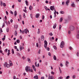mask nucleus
<instances>
[{
  "instance_id": "nucleus-1",
  "label": "nucleus",
  "mask_w": 79,
  "mask_h": 79,
  "mask_svg": "<svg viewBox=\"0 0 79 79\" xmlns=\"http://www.w3.org/2000/svg\"><path fill=\"white\" fill-rule=\"evenodd\" d=\"M25 70L26 72H30V71H31V68L29 66H27L25 68Z\"/></svg>"
},
{
  "instance_id": "nucleus-2",
  "label": "nucleus",
  "mask_w": 79,
  "mask_h": 79,
  "mask_svg": "<svg viewBox=\"0 0 79 79\" xmlns=\"http://www.w3.org/2000/svg\"><path fill=\"white\" fill-rule=\"evenodd\" d=\"M44 47L45 48H47V41L46 40L44 41Z\"/></svg>"
},
{
  "instance_id": "nucleus-3",
  "label": "nucleus",
  "mask_w": 79,
  "mask_h": 79,
  "mask_svg": "<svg viewBox=\"0 0 79 79\" xmlns=\"http://www.w3.org/2000/svg\"><path fill=\"white\" fill-rule=\"evenodd\" d=\"M70 28L71 31H74L75 29V27L73 26H71Z\"/></svg>"
},
{
  "instance_id": "nucleus-4",
  "label": "nucleus",
  "mask_w": 79,
  "mask_h": 79,
  "mask_svg": "<svg viewBox=\"0 0 79 79\" xmlns=\"http://www.w3.org/2000/svg\"><path fill=\"white\" fill-rule=\"evenodd\" d=\"M64 45V42L62 41L60 45V48H63V45Z\"/></svg>"
},
{
  "instance_id": "nucleus-5",
  "label": "nucleus",
  "mask_w": 79,
  "mask_h": 79,
  "mask_svg": "<svg viewBox=\"0 0 79 79\" xmlns=\"http://www.w3.org/2000/svg\"><path fill=\"white\" fill-rule=\"evenodd\" d=\"M33 78L34 79H39V77H38V75H36L34 76Z\"/></svg>"
},
{
  "instance_id": "nucleus-6",
  "label": "nucleus",
  "mask_w": 79,
  "mask_h": 79,
  "mask_svg": "<svg viewBox=\"0 0 79 79\" xmlns=\"http://www.w3.org/2000/svg\"><path fill=\"white\" fill-rule=\"evenodd\" d=\"M50 8L51 10H52V11H53V10H54V9H55V7L54 6H51Z\"/></svg>"
},
{
  "instance_id": "nucleus-7",
  "label": "nucleus",
  "mask_w": 79,
  "mask_h": 79,
  "mask_svg": "<svg viewBox=\"0 0 79 79\" xmlns=\"http://www.w3.org/2000/svg\"><path fill=\"white\" fill-rule=\"evenodd\" d=\"M69 62L68 61H66L65 63V66L66 67H68V64H69Z\"/></svg>"
},
{
  "instance_id": "nucleus-8",
  "label": "nucleus",
  "mask_w": 79,
  "mask_h": 79,
  "mask_svg": "<svg viewBox=\"0 0 79 79\" xmlns=\"http://www.w3.org/2000/svg\"><path fill=\"white\" fill-rule=\"evenodd\" d=\"M32 67L33 68V70L35 71H36V69L35 68V66H34V65H32Z\"/></svg>"
},
{
  "instance_id": "nucleus-9",
  "label": "nucleus",
  "mask_w": 79,
  "mask_h": 79,
  "mask_svg": "<svg viewBox=\"0 0 79 79\" xmlns=\"http://www.w3.org/2000/svg\"><path fill=\"white\" fill-rule=\"evenodd\" d=\"M48 79H54L53 76H49Z\"/></svg>"
},
{
  "instance_id": "nucleus-10",
  "label": "nucleus",
  "mask_w": 79,
  "mask_h": 79,
  "mask_svg": "<svg viewBox=\"0 0 79 79\" xmlns=\"http://www.w3.org/2000/svg\"><path fill=\"white\" fill-rule=\"evenodd\" d=\"M70 1L69 0H68L66 2V5L67 6H68L69 5V3Z\"/></svg>"
},
{
  "instance_id": "nucleus-11",
  "label": "nucleus",
  "mask_w": 79,
  "mask_h": 79,
  "mask_svg": "<svg viewBox=\"0 0 79 79\" xmlns=\"http://www.w3.org/2000/svg\"><path fill=\"white\" fill-rule=\"evenodd\" d=\"M41 38L42 41H44V36L42 35L41 37Z\"/></svg>"
},
{
  "instance_id": "nucleus-12",
  "label": "nucleus",
  "mask_w": 79,
  "mask_h": 79,
  "mask_svg": "<svg viewBox=\"0 0 79 79\" xmlns=\"http://www.w3.org/2000/svg\"><path fill=\"white\" fill-rule=\"evenodd\" d=\"M19 47H20V51H21L22 50H23V49H24V47L22 46L21 45H20Z\"/></svg>"
},
{
  "instance_id": "nucleus-13",
  "label": "nucleus",
  "mask_w": 79,
  "mask_h": 79,
  "mask_svg": "<svg viewBox=\"0 0 79 79\" xmlns=\"http://www.w3.org/2000/svg\"><path fill=\"white\" fill-rule=\"evenodd\" d=\"M68 21H70L71 19V17L70 15H69L68 18Z\"/></svg>"
},
{
  "instance_id": "nucleus-14",
  "label": "nucleus",
  "mask_w": 79,
  "mask_h": 79,
  "mask_svg": "<svg viewBox=\"0 0 79 79\" xmlns=\"http://www.w3.org/2000/svg\"><path fill=\"white\" fill-rule=\"evenodd\" d=\"M9 62L10 66H13V63H12V62L11 61V60H9Z\"/></svg>"
},
{
  "instance_id": "nucleus-15",
  "label": "nucleus",
  "mask_w": 79,
  "mask_h": 79,
  "mask_svg": "<svg viewBox=\"0 0 79 79\" xmlns=\"http://www.w3.org/2000/svg\"><path fill=\"white\" fill-rule=\"evenodd\" d=\"M40 16V14H37L35 15V17L36 18H38L39 16Z\"/></svg>"
},
{
  "instance_id": "nucleus-16",
  "label": "nucleus",
  "mask_w": 79,
  "mask_h": 79,
  "mask_svg": "<svg viewBox=\"0 0 79 79\" xmlns=\"http://www.w3.org/2000/svg\"><path fill=\"white\" fill-rule=\"evenodd\" d=\"M71 6L73 7H75V4H74V2H73V3L71 4Z\"/></svg>"
},
{
  "instance_id": "nucleus-17",
  "label": "nucleus",
  "mask_w": 79,
  "mask_h": 79,
  "mask_svg": "<svg viewBox=\"0 0 79 79\" xmlns=\"http://www.w3.org/2000/svg\"><path fill=\"white\" fill-rule=\"evenodd\" d=\"M15 36H17L18 35V33H17V31H15Z\"/></svg>"
},
{
  "instance_id": "nucleus-18",
  "label": "nucleus",
  "mask_w": 79,
  "mask_h": 79,
  "mask_svg": "<svg viewBox=\"0 0 79 79\" xmlns=\"http://www.w3.org/2000/svg\"><path fill=\"white\" fill-rule=\"evenodd\" d=\"M56 27V24L55 23L53 26V29H55Z\"/></svg>"
},
{
  "instance_id": "nucleus-19",
  "label": "nucleus",
  "mask_w": 79,
  "mask_h": 79,
  "mask_svg": "<svg viewBox=\"0 0 79 79\" xmlns=\"http://www.w3.org/2000/svg\"><path fill=\"white\" fill-rule=\"evenodd\" d=\"M14 27L15 28V29H17L18 27V25H15L14 26Z\"/></svg>"
},
{
  "instance_id": "nucleus-20",
  "label": "nucleus",
  "mask_w": 79,
  "mask_h": 79,
  "mask_svg": "<svg viewBox=\"0 0 79 79\" xmlns=\"http://www.w3.org/2000/svg\"><path fill=\"white\" fill-rule=\"evenodd\" d=\"M63 18L61 17L60 20V23H61V22H62V21H63Z\"/></svg>"
},
{
  "instance_id": "nucleus-21",
  "label": "nucleus",
  "mask_w": 79,
  "mask_h": 79,
  "mask_svg": "<svg viewBox=\"0 0 79 79\" xmlns=\"http://www.w3.org/2000/svg\"><path fill=\"white\" fill-rule=\"evenodd\" d=\"M27 60L28 61L29 63H31V60L30 58H28L27 59Z\"/></svg>"
},
{
  "instance_id": "nucleus-22",
  "label": "nucleus",
  "mask_w": 79,
  "mask_h": 79,
  "mask_svg": "<svg viewBox=\"0 0 79 79\" xmlns=\"http://www.w3.org/2000/svg\"><path fill=\"white\" fill-rule=\"evenodd\" d=\"M29 9L30 10H32V6L30 5L29 7Z\"/></svg>"
},
{
  "instance_id": "nucleus-23",
  "label": "nucleus",
  "mask_w": 79,
  "mask_h": 79,
  "mask_svg": "<svg viewBox=\"0 0 79 79\" xmlns=\"http://www.w3.org/2000/svg\"><path fill=\"white\" fill-rule=\"evenodd\" d=\"M26 4L27 6H28L29 5V3H28V2L27 1V0L25 1Z\"/></svg>"
},
{
  "instance_id": "nucleus-24",
  "label": "nucleus",
  "mask_w": 79,
  "mask_h": 79,
  "mask_svg": "<svg viewBox=\"0 0 79 79\" xmlns=\"http://www.w3.org/2000/svg\"><path fill=\"white\" fill-rule=\"evenodd\" d=\"M14 16H16V15H17V11H15L14 12Z\"/></svg>"
},
{
  "instance_id": "nucleus-25",
  "label": "nucleus",
  "mask_w": 79,
  "mask_h": 79,
  "mask_svg": "<svg viewBox=\"0 0 79 79\" xmlns=\"http://www.w3.org/2000/svg\"><path fill=\"white\" fill-rule=\"evenodd\" d=\"M53 59L54 60H56V57L55 56H54Z\"/></svg>"
},
{
  "instance_id": "nucleus-26",
  "label": "nucleus",
  "mask_w": 79,
  "mask_h": 79,
  "mask_svg": "<svg viewBox=\"0 0 79 79\" xmlns=\"http://www.w3.org/2000/svg\"><path fill=\"white\" fill-rule=\"evenodd\" d=\"M7 64H8V63H7V62H5L4 64V66H5V67H6V66H7Z\"/></svg>"
},
{
  "instance_id": "nucleus-27",
  "label": "nucleus",
  "mask_w": 79,
  "mask_h": 79,
  "mask_svg": "<svg viewBox=\"0 0 79 79\" xmlns=\"http://www.w3.org/2000/svg\"><path fill=\"white\" fill-rule=\"evenodd\" d=\"M10 66H11L10 64H7V65L6 66V68H10Z\"/></svg>"
},
{
  "instance_id": "nucleus-28",
  "label": "nucleus",
  "mask_w": 79,
  "mask_h": 79,
  "mask_svg": "<svg viewBox=\"0 0 79 79\" xmlns=\"http://www.w3.org/2000/svg\"><path fill=\"white\" fill-rule=\"evenodd\" d=\"M76 37H77V39H79V34L77 33Z\"/></svg>"
},
{
  "instance_id": "nucleus-29",
  "label": "nucleus",
  "mask_w": 79,
  "mask_h": 79,
  "mask_svg": "<svg viewBox=\"0 0 79 79\" xmlns=\"http://www.w3.org/2000/svg\"><path fill=\"white\" fill-rule=\"evenodd\" d=\"M49 35H50V36H52L53 35V33L52 32H50V33H49Z\"/></svg>"
},
{
  "instance_id": "nucleus-30",
  "label": "nucleus",
  "mask_w": 79,
  "mask_h": 79,
  "mask_svg": "<svg viewBox=\"0 0 79 79\" xmlns=\"http://www.w3.org/2000/svg\"><path fill=\"white\" fill-rule=\"evenodd\" d=\"M53 48L55 50H56L57 49V48H56V47L55 46H53Z\"/></svg>"
},
{
  "instance_id": "nucleus-31",
  "label": "nucleus",
  "mask_w": 79,
  "mask_h": 79,
  "mask_svg": "<svg viewBox=\"0 0 79 79\" xmlns=\"http://www.w3.org/2000/svg\"><path fill=\"white\" fill-rule=\"evenodd\" d=\"M76 76L75 75H73L72 77L73 79H75L76 78Z\"/></svg>"
},
{
  "instance_id": "nucleus-32",
  "label": "nucleus",
  "mask_w": 79,
  "mask_h": 79,
  "mask_svg": "<svg viewBox=\"0 0 79 79\" xmlns=\"http://www.w3.org/2000/svg\"><path fill=\"white\" fill-rule=\"evenodd\" d=\"M61 25H60L59 26V30L61 31Z\"/></svg>"
},
{
  "instance_id": "nucleus-33",
  "label": "nucleus",
  "mask_w": 79,
  "mask_h": 79,
  "mask_svg": "<svg viewBox=\"0 0 79 79\" xmlns=\"http://www.w3.org/2000/svg\"><path fill=\"white\" fill-rule=\"evenodd\" d=\"M16 42H17V43H18V44H19V43L20 42V41L19 40H17Z\"/></svg>"
},
{
  "instance_id": "nucleus-34",
  "label": "nucleus",
  "mask_w": 79,
  "mask_h": 79,
  "mask_svg": "<svg viewBox=\"0 0 79 79\" xmlns=\"http://www.w3.org/2000/svg\"><path fill=\"white\" fill-rule=\"evenodd\" d=\"M24 32H25V33L26 34H27V30L26 29H25L24 30Z\"/></svg>"
},
{
  "instance_id": "nucleus-35",
  "label": "nucleus",
  "mask_w": 79,
  "mask_h": 79,
  "mask_svg": "<svg viewBox=\"0 0 79 79\" xmlns=\"http://www.w3.org/2000/svg\"><path fill=\"white\" fill-rule=\"evenodd\" d=\"M69 78H70V77L69 76H67L66 79H69Z\"/></svg>"
},
{
  "instance_id": "nucleus-36",
  "label": "nucleus",
  "mask_w": 79,
  "mask_h": 79,
  "mask_svg": "<svg viewBox=\"0 0 79 79\" xmlns=\"http://www.w3.org/2000/svg\"><path fill=\"white\" fill-rule=\"evenodd\" d=\"M12 54H14V53H15V52H14V50L13 49H12Z\"/></svg>"
},
{
  "instance_id": "nucleus-37",
  "label": "nucleus",
  "mask_w": 79,
  "mask_h": 79,
  "mask_svg": "<svg viewBox=\"0 0 79 79\" xmlns=\"http://www.w3.org/2000/svg\"><path fill=\"white\" fill-rule=\"evenodd\" d=\"M59 71L60 72V73H61L62 72H61V69H60V68L59 67Z\"/></svg>"
},
{
  "instance_id": "nucleus-38",
  "label": "nucleus",
  "mask_w": 79,
  "mask_h": 79,
  "mask_svg": "<svg viewBox=\"0 0 79 79\" xmlns=\"http://www.w3.org/2000/svg\"><path fill=\"white\" fill-rule=\"evenodd\" d=\"M6 31L7 32H9V28H7L6 29Z\"/></svg>"
},
{
  "instance_id": "nucleus-39",
  "label": "nucleus",
  "mask_w": 79,
  "mask_h": 79,
  "mask_svg": "<svg viewBox=\"0 0 79 79\" xmlns=\"http://www.w3.org/2000/svg\"><path fill=\"white\" fill-rule=\"evenodd\" d=\"M48 55L50 56H51V53L50 52H48Z\"/></svg>"
},
{
  "instance_id": "nucleus-40",
  "label": "nucleus",
  "mask_w": 79,
  "mask_h": 79,
  "mask_svg": "<svg viewBox=\"0 0 79 79\" xmlns=\"http://www.w3.org/2000/svg\"><path fill=\"white\" fill-rule=\"evenodd\" d=\"M22 58H23V60H25L26 57L23 56V57H22Z\"/></svg>"
},
{
  "instance_id": "nucleus-41",
  "label": "nucleus",
  "mask_w": 79,
  "mask_h": 79,
  "mask_svg": "<svg viewBox=\"0 0 79 79\" xmlns=\"http://www.w3.org/2000/svg\"><path fill=\"white\" fill-rule=\"evenodd\" d=\"M44 8L45 9L46 11H47V6H44Z\"/></svg>"
},
{
  "instance_id": "nucleus-42",
  "label": "nucleus",
  "mask_w": 79,
  "mask_h": 79,
  "mask_svg": "<svg viewBox=\"0 0 79 79\" xmlns=\"http://www.w3.org/2000/svg\"><path fill=\"white\" fill-rule=\"evenodd\" d=\"M60 13H61V14H63L64 13L63 11L62 10L60 11Z\"/></svg>"
},
{
  "instance_id": "nucleus-43",
  "label": "nucleus",
  "mask_w": 79,
  "mask_h": 79,
  "mask_svg": "<svg viewBox=\"0 0 79 79\" xmlns=\"http://www.w3.org/2000/svg\"><path fill=\"white\" fill-rule=\"evenodd\" d=\"M51 73L53 75H54V74H55V73H54V72H53L52 71L51 72Z\"/></svg>"
},
{
  "instance_id": "nucleus-44",
  "label": "nucleus",
  "mask_w": 79,
  "mask_h": 79,
  "mask_svg": "<svg viewBox=\"0 0 79 79\" xmlns=\"http://www.w3.org/2000/svg\"><path fill=\"white\" fill-rule=\"evenodd\" d=\"M10 12L11 15H13V12L11 10H10Z\"/></svg>"
},
{
  "instance_id": "nucleus-45",
  "label": "nucleus",
  "mask_w": 79,
  "mask_h": 79,
  "mask_svg": "<svg viewBox=\"0 0 79 79\" xmlns=\"http://www.w3.org/2000/svg\"><path fill=\"white\" fill-rule=\"evenodd\" d=\"M17 54L18 56H20V54L18 52L17 53Z\"/></svg>"
},
{
  "instance_id": "nucleus-46",
  "label": "nucleus",
  "mask_w": 79,
  "mask_h": 79,
  "mask_svg": "<svg viewBox=\"0 0 79 79\" xmlns=\"http://www.w3.org/2000/svg\"><path fill=\"white\" fill-rule=\"evenodd\" d=\"M23 17L24 18H26V15H25V13H23Z\"/></svg>"
},
{
  "instance_id": "nucleus-47",
  "label": "nucleus",
  "mask_w": 79,
  "mask_h": 79,
  "mask_svg": "<svg viewBox=\"0 0 79 79\" xmlns=\"http://www.w3.org/2000/svg\"><path fill=\"white\" fill-rule=\"evenodd\" d=\"M41 51V50L40 49L39 50V51H38V53H39V54H40V53Z\"/></svg>"
},
{
  "instance_id": "nucleus-48",
  "label": "nucleus",
  "mask_w": 79,
  "mask_h": 79,
  "mask_svg": "<svg viewBox=\"0 0 79 79\" xmlns=\"http://www.w3.org/2000/svg\"><path fill=\"white\" fill-rule=\"evenodd\" d=\"M58 79H63V77H60L58 78Z\"/></svg>"
},
{
  "instance_id": "nucleus-49",
  "label": "nucleus",
  "mask_w": 79,
  "mask_h": 79,
  "mask_svg": "<svg viewBox=\"0 0 79 79\" xmlns=\"http://www.w3.org/2000/svg\"><path fill=\"white\" fill-rule=\"evenodd\" d=\"M44 18H45V16L44 15H43L42 16V19H44Z\"/></svg>"
},
{
  "instance_id": "nucleus-50",
  "label": "nucleus",
  "mask_w": 79,
  "mask_h": 79,
  "mask_svg": "<svg viewBox=\"0 0 79 79\" xmlns=\"http://www.w3.org/2000/svg\"><path fill=\"white\" fill-rule=\"evenodd\" d=\"M3 6H6V4L5 3H3Z\"/></svg>"
},
{
  "instance_id": "nucleus-51",
  "label": "nucleus",
  "mask_w": 79,
  "mask_h": 79,
  "mask_svg": "<svg viewBox=\"0 0 79 79\" xmlns=\"http://www.w3.org/2000/svg\"><path fill=\"white\" fill-rule=\"evenodd\" d=\"M19 18L20 19H21V15H19Z\"/></svg>"
},
{
  "instance_id": "nucleus-52",
  "label": "nucleus",
  "mask_w": 79,
  "mask_h": 79,
  "mask_svg": "<svg viewBox=\"0 0 79 79\" xmlns=\"http://www.w3.org/2000/svg\"><path fill=\"white\" fill-rule=\"evenodd\" d=\"M23 11H24V12H25V13H26L27 12V10H23Z\"/></svg>"
},
{
  "instance_id": "nucleus-53",
  "label": "nucleus",
  "mask_w": 79,
  "mask_h": 79,
  "mask_svg": "<svg viewBox=\"0 0 79 79\" xmlns=\"http://www.w3.org/2000/svg\"><path fill=\"white\" fill-rule=\"evenodd\" d=\"M38 40H39V43H40V38H39L38 39Z\"/></svg>"
},
{
  "instance_id": "nucleus-54",
  "label": "nucleus",
  "mask_w": 79,
  "mask_h": 79,
  "mask_svg": "<svg viewBox=\"0 0 79 79\" xmlns=\"http://www.w3.org/2000/svg\"><path fill=\"white\" fill-rule=\"evenodd\" d=\"M54 11L55 12H54V15H56V11L55 10V9L54 10Z\"/></svg>"
},
{
  "instance_id": "nucleus-55",
  "label": "nucleus",
  "mask_w": 79,
  "mask_h": 79,
  "mask_svg": "<svg viewBox=\"0 0 79 79\" xmlns=\"http://www.w3.org/2000/svg\"><path fill=\"white\" fill-rule=\"evenodd\" d=\"M6 12L7 15H8V11H6Z\"/></svg>"
},
{
  "instance_id": "nucleus-56",
  "label": "nucleus",
  "mask_w": 79,
  "mask_h": 79,
  "mask_svg": "<svg viewBox=\"0 0 79 79\" xmlns=\"http://www.w3.org/2000/svg\"><path fill=\"white\" fill-rule=\"evenodd\" d=\"M13 79H16V76H14L13 77Z\"/></svg>"
},
{
  "instance_id": "nucleus-57",
  "label": "nucleus",
  "mask_w": 79,
  "mask_h": 79,
  "mask_svg": "<svg viewBox=\"0 0 79 79\" xmlns=\"http://www.w3.org/2000/svg\"><path fill=\"white\" fill-rule=\"evenodd\" d=\"M10 52H8L7 54V56H9V55H10Z\"/></svg>"
},
{
  "instance_id": "nucleus-58",
  "label": "nucleus",
  "mask_w": 79,
  "mask_h": 79,
  "mask_svg": "<svg viewBox=\"0 0 79 79\" xmlns=\"http://www.w3.org/2000/svg\"><path fill=\"white\" fill-rule=\"evenodd\" d=\"M35 66H37V62H35Z\"/></svg>"
},
{
  "instance_id": "nucleus-59",
  "label": "nucleus",
  "mask_w": 79,
  "mask_h": 79,
  "mask_svg": "<svg viewBox=\"0 0 79 79\" xmlns=\"http://www.w3.org/2000/svg\"><path fill=\"white\" fill-rule=\"evenodd\" d=\"M7 51H8V49L6 48V50H5V51L6 52H7Z\"/></svg>"
},
{
  "instance_id": "nucleus-60",
  "label": "nucleus",
  "mask_w": 79,
  "mask_h": 79,
  "mask_svg": "<svg viewBox=\"0 0 79 79\" xmlns=\"http://www.w3.org/2000/svg\"><path fill=\"white\" fill-rule=\"evenodd\" d=\"M60 66L61 67H63V64H62V63L60 64Z\"/></svg>"
},
{
  "instance_id": "nucleus-61",
  "label": "nucleus",
  "mask_w": 79,
  "mask_h": 79,
  "mask_svg": "<svg viewBox=\"0 0 79 79\" xmlns=\"http://www.w3.org/2000/svg\"><path fill=\"white\" fill-rule=\"evenodd\" d=\"M0 3L2 6H3V2H1Z\"/></svg>"
},
{
  "instance_id": "nucleus-62",
  "label": "nucleus",
  "mask_w": 79,
  "mask_h": 79,
  "mask_svg": "<svg viewBox=\"0 0 79 79\" xmlns=\"http://www.w3.org/2000/svg\"><path fill=\"white\" fill-rule=\"evenodd\" d=\"M10 22H11V23H13V19H11L10 20Z\"/></svg>"
},
{
  "instance_id": "nucleus-63",
  "label": "nucleus",
  "mask_w": 79,
  "mask_h": 79,
  "mask_svg": "<svg viewBox=\"0 0 79 79\" xmlns=\"http://www.w3.org/2000/svg\"><path fill=\"white\" fill-rule=\"evenodd\" d=\"M45 3H48V1H46Z\"/></svg>"
},
{
  "instance_id": "nucleus-64",
  "label": "nucleus",
  "mask_w": 79,
  "mask_h": 79,
  "mask_svg": "<svg viewBox=\"0 0 79 79\" xmlns=\"http://www.w3.org/2000/svg\"><path fill=\"white\" fill-rule=\"evenodd\" d=\"M14 48L15 49H17V46H14Z\"/></svg>"
}]
</instances>
